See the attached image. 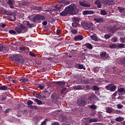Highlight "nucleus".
<instances>
[{"label":"nucleus","instance_id":"obj_2","mask_svg":"<svg viewBox=\"0 0 125 125\" xmlns=\"http://www.w3.org/2000/svg\"><path fill=\"white\" fill-rule=\"evenodd\" d=\"M13 60L17 64H23L24 63V59L20 54L13 55Z\"/></svg>","mask_w":125,"mask_h":125},{"label":"nucleus","instance_id":"obj_22","mask_svg":"<svg viewBox=\"0 0 125 125\" xmlns=\"http://www.w3.org/2000/svg\"><path fill=\"white\" fill-rule=\"evenodd\" d=\"M15 30L18 34H22V30L20 28V27H16Z\"/></svg>","mask_w":125,"mask_h":125},{"label":"nucleus","instance_id":"obj_50","mask_svg":"<svg viewBox=\"0 0 125 125\" xmlns=\"http://www.w3.org/2000/svg\"><path fill=\"white\" fill-rule=\"evenodd\" d=\"M29 55H30V56H32V57H36V54H35V53H34L32 52H29Z\"/></svg>","mask_w":125,"mask_h":125},{"label":"nucleus","instance_id":"obj_18","mask_svg":"<svg viewBox=\"0 0 125 125\" xmlns=\"http://www.w3.org/2000/svg\"><path fill=\"white\" fill-rule=\"evenodd\" d=\"M7 3L9 4L10 8H14V6H13V0H8Z\"/></svg>","mask_w":125,"mask_h":125},{"label":"nucleus","instance_id":"obj_28","mask_svg":"<svg viewBox=\"0 0 125 125\" xmlns=\"http://www.w3.org/2000/svg\"><path fill=\"white\" fill-rule=\"evenodd\" d=\"M115 121H116V122H123V121H124V118L121 117H117L115 119Z\"/></svg>","mask_w":125,"mask_h":125},{"label":"nucleus","instance_id":"obj_36","mask_svg":"<svg viewBox=\"0 0 125 125\" xmlns=\"http://www.w3.org/2000/svg\"><path fill=\"white\" fill-rule=\"evenodd\" d=\"M93 89L95 90V91H98L99 90V87L97 85L93 86Z\"/></svg>","mask_w":125,"mask_h":125},{"label":"nucleus","instance_id":"obj_54","mask_svg":"<svg viewBox=\"0 0 125 125\" xmlns=\"http://www.w3.org/2000/svg\"><path fill=\"white\" fill-rule=\"evenodd\" d=\"M61 34V30L60 29H57L56 31V35H60Z\"/></svg>","mask_w":125,"mask_h":125},{"label":"nucleus","instance_id":"obj_58","mask_svg":"<svg viewBox=\"0 0 125 125\" xmlns=\"http://www.w3.org/2000/svg\"><path fill=\"white\" fill-rule=\"evenodd\" d=\"M117 96V91H116L115 93H113L112 95V98H114V97H116Z\"/></svg>","mask_w":125,"mask_h":125},{"label":"nucleus","instance_id":"obj_56","mask_svg":"<svg viewBox=\"0 0 125 125\" xmlns=\"http://www.w3.org/2000/svg\"><path fill=\"white\" fill-rule=\"evenodd\" d=\"M106 112L107 113H112V110L110 108H107L106 109Z\"/></svg>","mask_w":125,"mask_h":125},{"label":"nucleus","instance_id":"obj_25","mask_svg":"<svg viewBox=\"0 0 125 125\" xmlns=\"http://www.w3.org/2000/svg\"><path fill=\"white\" fill-rule=\"evenodd\" d=\"M117 8L120 13H123L125 10V8H123L122 7H118Z\"/></svg>","mask_w":125,"mask_h":125},{"label":"nucleus","instance_id":"obj_46","mask_svg":"<svg viewBox=\"0 0 125 125\" xmlns=\"http://www.w3.org/2000/svg\"><path fill=\"white\" fill-rule=\"evenodd\" d=\"M111 38V36L108 34H105L104 35V39H106V40H109Z\"/></svg>","mask_w":125,"mask_h":125},{"label":"nucleus","instance_id":"obj_15","mask_svg":"<svg viewBox=\"0 0 125 125\" xmlns=\"http://www.w3.org/2000/svg\"><path fill=\"white\" fill-rule=\"evenodd\" d=\"M83 15H87V14H94V12L92 10H85L83 13Z\"/></svg>","mask_w":125,"mask_h":125},{"label":"nucleus","instance_id":"obj_29","mask_svg":"<svg viewBox=\"0 0 125 125\" xmlns=\"http://www.w3.org/2000/svg\"><path fill=\"white\" fill-rule=\"evenodd\" d=\"M33 8L35 10H42V6H34Z\"/></svg>","mask_w":125,"mask_h":125},{"label":"nucleus","instance_id":"obj_64","mask_svg":"<svg viewBox=\"0 0 125 125\" xmlns=\"http://www.w3.org/2000/svg\"><path fill=\"white\" fill-rule=\"evenodd\" d=\"M53 125H60V124L58 122H55L54 123Z\"/></svg>","mask_w":125,"mask_h":125},{"label":"nucleus","instance_id":"obj_10","mask_svg":"<svg viewBox=\"0 0 125 125\" xmlns=\"http://www.w3.org/2000/svg\"><path fill=\"white\" fill-rule=\"evenodd\" d=\"M94 21L96 22V23H102L104 22V19L101 17H99L94 19Z\"/></svg>","mask_w":125,"mask_h":125},{"label":"nucleus","instance_id":"obj_19","mask_svg":"<svg viewBox=\"0 0 125 125\" xmlns=\"http://www.w3.org/2000/svg\"><path fill=\"white\" fill-rule=\"evenodd\" d=\"M0 13H1V14H2V15L3 14H5L6 15H10V14L9 13V12L4 10H0Z\"/></svg>","mask_w":125,"mask_h":125},{"label":"nucleus","instance_id":"obj_49","mask_svg":"<svg viewBox=\"0 0 125 125\" xmlns=\"http://www.w3.org/2000/svg\"><path fill=\"white\" fill-rule=\"evenodd\" d=\"M21 82H23L24 83H26V82H28V79H27V78H21Z\"/></svg>","mask_w":125,"mask_h":125},{"label":"nucleus","instance_id":"obj_52","mask_svg":"<svg viewBox=\"0 0 125 125\" xmlns=\"http://www.w3.org/2000/svg\"><path fill=\"white\" fill-rule=\"evenodd\" d=\"M33 102L31 100H28L27 102V105H32L33 104Z\"/></svg>","mask_w":125,"mask_h":125},{"label":"nucleus","instance_id":"obj_37","mask_svg":"<svg viewBox=\"0 0 125 125\" xmlns=\"http://www.w3.org/2000/svg\"><path fill=\"white\" fill-rule=\"evenodd\" d=\"M83 46H85V47H92V45L90 43H87L83 45Z\"/></svg>","mask_w":125,"mask_h":125},{"label":"nucleus","instance_id":"obj_57","mask_svg":"<svg viewBox=\"0 0 125 125\" xmlns=\"http://www.w3.org/2000/svg\"><path fill=\"white\" fill-rule=\"evenodd\" d=\"M65 91H66V88L64 87L61 90V93H64V92H65Z\"/></svg>","mask_w":125,"mask_h":125},{"label":"nucleus","instance_id":"obj_47","mask_svg":"<svg viewBox=\"0 0 125 125\" xmlns=\"http://www.w3.org/2000/svg\"><path fill=\"white\" fill-rule=\"evenodd\" d=\"M120 41L122 43H124L125 42V39L123 37H120Z\"/></svg>","mask_w":125,"mask_h":125},{"label":"nucleus","instance_id":"obj_8","mask_svg":"<svg viewBox=\"0 0 125 125\" xmlns=\"http://www.w3.org/2000/svg\"><path fill=\"white\" fill-rule=\"evenodd\" d=\"M79 4L81 6H83V7H87V8L90 7V4L85 1H80Z\"/></svg>","mask_w":125,"mask_h":125},{"label":"nucleus","instance_id":"obj_3","mask_svg":"<svg viewBox=\"0 0 125 125\" xmlns=\"http://www.w3.org/2000/svg\"><path fill=\"white\" fill-rule=\"evenodd\" d=\"M105 88L110 92H113L117 89V86L113 84H109L105 86Z\"/></svg>","mask_w":125,"mask_h":125},{"label":"nucleus","instance_id":"obj_62","mask_svg":"<svg viewBox=\"0 0 125 125\" xmlns=\"http://www.w3.org/2000/svg\"><path fill=\"white\" fill-rule=\"evenodd\" d=\"M67 117L66 116H63L62 117V119H63V121H66V120H67Z\"/></svg>","mask_w":125,"mask_h":125},{"label":"nucleus","instance_id":"obj_35","mask_svg":"<svg viewBox=\"0 0 125 125\" xmlns=\"http://www.w3.org/2000/svg\"><path fill=\"white\" fill-rule=\"evenodd\" d=\"M26 26L29 28H32L34 27V24H30L29 21H27Z\"/></svg>","mask_w":125,"mask_h":125},{"label":"nucleus","instance_id":"obj_53","mask_svg":"<svg viewBox=\"0 0 125 125\" xmlns=\"http://www.w3.org/2000/svg\"><path fill=\"white\" fill-rule=\"evenodd\" d=\"M11 18V21H15V20H16V17H15V16H12V17L10 18Z\"/></svg>","mask_w":125,"mask_h":125},{"label":"nucleus","instance_id":"obj_16","mask_svg":"<svg viewBox=\"0 0 125 125\" xmlns=\"http://www.w3.org/2000/svg\"><path fill=\"white\" fill-rule=\"evenodd\" d=\"M97 99V97L94 94H93L91 96L88 97V99L90 101H92L94 99Z\"/></svg>","mask_w":125,"mask_h":125},{"label":"nucleus","instance_id":"obj_48","mask_svg":"<svg viewBox=\"0 0 125 125\" xmlns=\"http://www.w3.org/2000/svg\"><path fill=\"white\" fill-rule=\"evenodd\" d=\"M117 107L118 109H122L124 107V105L121 104H118L117 105Z\"/></svg>","mask_w":125,"mask_h":125},{"label":"nucleus","instance_id":"obj_5","mask_svg":"<svg viewBox=\"0 0 125 125\" xmlns=\"http://www.w3.org/2000/svg\"><path fill=\"white\" fill-rule=\"evenodd\" d=\"M45 19V17L42 15H36L33 18V22H38L39 20H44Z\"/></svg>","mask_w":125,"mask_h":125},{"label":"nucleus","instance_id":"obj_6","mask_svg":"<svg viewBox=\"0 0 125 125\" xmlns=\"http://www.w3.org/2000/svg\"><path fill=\"white\" fill-rule=\"evenodd\" d=\"M77 103L79 106H85L86 105V101L83 99V98H80L77 100Z\"/></svg>","mask_w":125,"mask_h":125},{"label":"nucleus","instance_id":"obj_40","mask_svg":"<svg viewBox=\"0 0 125 125\" xmlns=\"http://www.w3.org/2000/svg\"><path fill=\"white\" fill-rule=\"evenodd\" d=\"M101 15H106L107 12L104 10L101 11Z\"/></svg>","mask_w":125,"mask_h":125},{"label":"nucleus","instance_id":"obj_21","mask_svg":"<svg viewBox=\"0 0 125 125\" xmlns=\"http://www.w3.org/2000/svg\"><path fill=\"white\" fill-rule=\"evenodd\" d=\"M10 89L6 85H2L0 86V90H8Z\"/></svg>","mask_w":125,"mask_h":125},{"label":"nucleus","instance_id":"obj_43","mask_svg":"<svg viewBox=\"0 0 125 125\" xmlns=\"http://www.w3.org/2000/svg\"><path fill=\"white\" fill-rule=\"evenodd\" d=\"M38 87L41 89V90H43V88H44V85H42V84H39L38 85Z\"/></svg>","mask_w":125,"mask_h":125},{"label":"nucleus","instance_id":"obj_42","mask_svg":"<svg viewBox=\"0 0 125 125\" xmlns=\"http://www.w3.org/2000/svg\"><path fill=\"white\" fill-rule=\"evenodd\" d=\"M71 33H72V34H73V35H76V34L78 33V30L76 29H72L71 30Z\"/></svg>","mask_w":125,"mask_h":125},{"label":"nucleus","instance_id":"obj_44","mask_svg":"<svg viewBox=\"0 0 125 125\" xmlns=\"http://www.w3.org/2000/svg\"><path fill=\"white\" fill-rule=\"evenodd\" d=\"M48 120L47 119H45L41 124V125H46V122H47Z\"/></svg>","mask_w":125,"mask_h":125},{"label":"nucleus","instance_id":"obj_34","mask_svg":"<svg viewBox=\"0 0 125 125\" xmlns=\"http://www.w3.org/2000/svg\"><path fill=\"white\" fill-rule=\"evenodd\" d=\"M59 84L62 87H65V86H66L65 82H59Z\"/></svg>","mask_w":125,"mask_h":125},{"label":"nucleus","instance_id":"obj_23","mask_svg":"<svg viewBox=\"0 0 125 125\" xmlns=\"http://www.w3.org/2000/svg\"><path fill=\"white\" fill-rule=\"evenodd\" d=\"M73 88L76 90H80V89H83V86L81 85H75L73 86Z\"/></svg>","mask_w":125,"mask_h":125},{"label":"nucleus","instance_id":"obj_11","mask_svg":"<svg viewBox=\"0 0 125 125\" xmlns=\"http://www.w3.org/2000/svg\"><path fill=\"white\" fill-rule=\"evenodd\" d=\"M125 46L124 44L118 43V44H112L109 45V47H124Z\"/></svg>","mask_w":125,"mask_h":125},{"label":"nucleus","instance_id":"obj_60","mask_svg":"<svg viewBox=\"0 0 125 125\" xmlns=\"http://www.w3.org/2000/svg\"><path fill=\"white\" fill-rule=\"evenodd\" d=\"M58 2L59 3H63V4L64 0H59L58 1Z\"/></svg>","mask_w":125,"mask_h":125},{"label":"nucleus","instance_id":"obj_55","mask_svg":"<svg viewBox=\"0 0 125 125\" xmlns=\"http://www.w3.org/2000/svg\"><path fill=\"white\" fill-rule=\"evenodd\" d=\"M42 24L44 26H46L47 25V21H42Z\"/></svg>","mask_w":125,"mask_h":125},{"label":"nucleus","instance_id":"obj_14","mask_svg":"<svg viewBox=\"0 0 125 125\" xmlns=\"http://www.w3.org/2000/svg\"><path fill=\"white\" fill-rule=\"evenodd\" d=\"M69 14V12H68V10H67L66 8L64 9V10L61 13H60V16H67Z\"/></svg>","mask_w":125,"mask_h":125},{"label":"nucleus","instance_id":"obj_59","mask_svg":"<svg viewBox=\"0 0 125 125\" xmlns=\"http://www.w3.org/2000/svg\"><path fill=\"white\" fill-rule=\"evenodd\" d=\"M73 20L74 21H76V22H79V21H80V20H79V19H78V18H74L73 19Z\"/></svg>","mask_w":125,"mask_h":125},{"label":"nucleus","instance_id":"obj_41","mask_svg":"<svg viewBox=\"0 0 125 125\" xmlns=\"http://www.w3.org/2000/svg\"><path fill=\"white\" fill-rule=\"evenodd\" d=\"M106 52H103L101 53L100 56L101 57H105L106 56Z\"/></svg>","mask_w":125,"mask_h":125},{"label":"nucleus","instance_id":"obj_4","mask_svg":"<svg viewBox=\"0 0 125 125\" xmlns=\"http://www.w3.org/2000/svg\"><path fill=\"white\" fill-rule=\"evenodd\" d=\"M81 25L83 28H85V29H90L93 23L90 22H86L85 21H83L81 22Z\"/></svg>","mask_w":125,"mask_h":125},{"label":"nucleus","instance_id":"obj_17","mask_svg":"<svg viewBox=\"0 0 125 125\" xmlns=\"http://www.w3.org/2000/svg\"><path fill=\"white\" fill-rule=\"evenodd\" d=\"M75 67L77 68V69H83V70H85V68L83 67V65L80 64H77L75 65Z\"/></svg>","mask_w":125,"mask_h":125},{"label":"nucleus","instance_id":"obj_27","mask_svg":"<svg viewBox=\"0 0 125 125\" xmlns=\"http://www.w3.org/2000/svg\"><path fill=\"white\" fill-rule=\"evenodd\" d=\"M34 101L38 104V105H42V102L40 100H38V99H34Z\"/></svg>","mask_w":125,"mask_h":125},{"label":"nucleus","instance_id":"obj_61","mask_svg":"<svg viewBox=\"0 0 125 125\" xmlns=\"http://www.w3.org/2000/svg\"><path fill=\"white\" fill-rule=\"evenodd\" d=\"M37 97L39 99H41V98H42V95L41 94H38L37 95Z\"/></svg>","mask_w":125,"mask_h":125},{"label":"nucleus","instance_id":"obj_12","mask_svg":"<svg viewBox=\"0 0 125 125\" xmlns=\"http://www.w3.org/2000/svg\"><path fill=\"white\" fill-rule=\"evenodd\" d=\"M74 41L75 42H79V41H83V35H77L74 38Z\"/></svg>","mask_w":125,"mask_h":125},{"label":"nucleus","instance_id":"obj_26","mask_svg":"<svg viewBox=\"0 0 125 125\" xmlns=\"http://www.w3.org/2000/svg\"><path fill=\"white\" fill-rule=\"evenodd\" d=\"M20 50H21V51L22 52V53H27L28 52L27 50L26 49H24V47H20Z\"/></svg>","mask_w":125,"mask_h":125},{"label":"nucleus","instance_id":"obj_63","mask_svg":"<svg viewBox=\"0 0 125 125\" xmlns=\"http://www.w3.org/2000/svg\"><path fill=\"white\" fill-rule=\"evenodd\" d=\"M10 109H7L5 110V113H9V111H10Z\"/></svg>","mask_w":125,"mask_h":125},{"label":"nucleus","instance_id":"obj_32","mask_svg":"<svg viewBox=\"0 0 125 125\" xmlns=\"http://www.w3.org/2000/svg\"><path fill=\"white\" fill-rule=\"evenodd\" d=\"M90 38L91 40H93V41H95V42H97V41L98 40V39L97 38V37H96V36L94 35H91L90 36Z\"/></svg>","mask_w":125,"mask_h":125},{"label":"nucleus","instance_id":"obj_30","mask_svg":"<svg viewBox=\"0 0 125 125\" xmlns=\"http://www.w3.org/2000/svg\"><path fill=\"white\" fill-rule=\"evenodd\" d=\"M89 108H90V109H92L93 110H96V109H97V106L96 105L92 104L90 105Z\"/></svg>","mask_w":125,"mask_h":125},{"label":"nucleus","instance_id":"obj_7","mask_svg":"<svg viewBox=\"0 0 125 125\" xmlns=\"http://www.w3.org/2000/svg\"><path fill=\"white\" fill-rule=\"evenodd\" d=\"M55 9H53L52 10L48 11L50 14H52V12L54 11H58L61 9L62 7H63V4L56 5L54 6Z\"/></svg>","mask_w":125,"mask_h":125},{"label":"nucleus","instance_id":"obj_39","mask_svg":"<svg viewBox=\"0 0 125 125\" xmlns=\"http://www.w3.org/2000/svg\"><path fill=\"white\" fill-rule=\"evenodd\" d=\"M9 33L11 34V35H15L16 34V31L14 30H11L9 31Z\"/></svg>","mask_w":125,"mask_h":125},{"label":"nucleus","instance_id":"obj_13","mask_svg":"<svg viewBox=\"0 0 125 125\" xmlns=\"http://www.w3.org/2000/svg\"><path fill=\"white\" fill-rule=\"evenodd\" d=\"M101 2H103V1L102 0H96L94 3L97 5L98 8H101Z\"/></svg>","mask_w":125,"mask_h":125},{"label":"nucleus","instance_id":"obj_31","mask_svg":"<svg viewBox=\"0 0 125 125\" xmlns=\"http://www.w3.org/2000/svg\"><path fill=\"white\" fill-rule=\"evenodd\" d=\"M97 122H98V121L96 119H91L88 121V123H96Z\"/></svg>","mask_w":125,"mask_h":125},{"label":"nucleus","instance_id":"obj_9","mask_svg":"<svg viewBox=\"0 0 125 125\" xmlns=\"http://www.w3.org/2000/svg\"><path fill=\"white\" fill-rule=\"evenodd\" d=\"M20 28H21V30L22 34H24V33H26V32L28 31L27 26L23 24H20Z\"/></svg>","mask_w":125,"mask_h":125},{"label":"nucleus","instance_id":"obj_20","mask_svg":"<svg viewBox=\"0 0 125 125\" xmlns=\"http://www.w3.org/2000/svg\"><path fill=\"white\" fill-rule=\"evenodd\" d=\"M114 28L113 27H109L107 28V30L109 33H111V34H114L115 33V30H114Z\"/></svg>","mask_w":125,"mask_h":125},{"label":"nucleus","instance_id":"obj_1","mask_svg":"<svg viewBox=\"0 0 125 125\" xmlns=\"http://www.w3.org/2000/svg\"><path fill=\"white\" fill-rule=\"evenodd\" d=\"M65 8H66L69 14H71V15H75L79 13V10L77 8V5L75 3L69 5Z\"/></svg>","mask_w":125,"mask_h":125},{"label":"nucleus","instance_id":"obj_45","mask_svg":"<svg viewBox=\"0 0 125 125\" xmlns=\"http://www.w3.org/2000/svg\"><path fill=\"white\" fill-rule=\"evenodd\" d=\"M118 91L120 93L124 92V91H125V89H124V88H118Z\"/></svg>","mask_w":125,"mask_h":125},{"label":"nucleus","instance_id":"obj_33","mask_svg":"<svg viewBox=\"0 0 125 125\" xmlns=\"http://www.w3.org/2000/svg\"><path fill=\"white\" fill-rule=\"evenodd\" d=\"M111 41L112 42H118V37H114L111 38Z\"/></svg>","mask_w":125,"mask_h":125},{"label":"nucleus","instance_id":"obj_24","mask_svg":"<svg viewBox=\"0 0 125 125\" xmlns=\"http://www.w3.org/2000/svg\"><path fill=\"white\" fill-rule=\"evenodd\" d=\"M80 24L79 23V22H77L76 21L72 22V26L73 27H74L75 28H78V27H79Z\"/></svg>","mask_w":125,"mask_h":125},{"label":"nucleus","instance_id":"obj_51","mask_svg":"<svg viewBox=\"0 0 125 125\" xmlns=\"http://www.w3.org/2000/svg\"><path fill=\"white\" fill-rule=\"evenodd\" d=\"M30 109H38V106L35 105H31L29 106Z\"/></svg>","mask_w":125,"mask_h":125},{"label":"nucleus","instance_id":"obj_38","mask_svg":"<svg viewBox=\"0 0 125 125\" xmlns=\"http://www.w3.org/2000/svg\"><path fill=\"white\" fill-rule=\"evenodd\" d=\"M63 4H64V5H68V4H70V1L63 0Z\"/></svg>","mask_w":125,"mask_h":125}]
</instances>
